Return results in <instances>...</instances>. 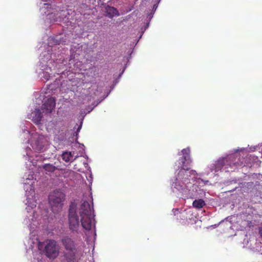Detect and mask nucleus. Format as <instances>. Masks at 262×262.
I'll return each instance as SVG.
<instances>
[{
  "instance_id": "obj_1",
  "label": "nucleus",
  "mask_w": 262,
  "mask_h": 262,
  "mask_svg": "<svg viewBox=\"0 0 262 262\" xmlns=\"http://www.w3.org/2000/svg\"><path fill=\"white\" fill-rule=\"evenodd\" d=\"M60 242L63 249L64 260L66 262H75L79 256L76 240L69 235H64L60 238Z\"/></svg>"
},
{
  "instance_id": "obj_2",
  "label": "nucleus",
  "mask_w": 262,
  "mask_h": 262,
  "mask_svg": "<svg viewBox=\"0 0 262 262\" xmlns=\"http://www.w3.org/2000/svg\"><path fill=\"white\" fill-rule=\"evenodd\" d=\"M80 223L83 229L90 230L94 221L93 202L84 201L79 208Z\"/></svg>"
},
{
  "instance_id": "obj_3",
  "label": "nucleus",
  "mask_w": 262,
  "mask_h": 262,
  "mask_svg": "<svg viewBox=\"0 0 262 262\" xmlns=\"http://www.w3.org/2000/svg\"><path fill=\"white\" fill-rule=\"evenodd\" d=\"M66 197L65 194L60 189H56L51 192L48 195V201H49L51 210L54 213H58L61 210Z\"/></svg>"
},
{
  "instance_id": "obj_4",
  "label": "nucleus",
  "mask_w": 262,
  "mask_h": 262,
  "mask_svg": "<svg viewBox=\"0 0 262 262\" xmlns=\"http://www.w3.org/2000/svg\"><path fill=\"white\" fill-rule=\"evenodd\" d=\"M68 222L70 231L77 232L80 226V221L77 212V204L75 202H71L70 204Z\"/></svg>"
},
{
  "instance_id": "obj_5",
  "label": "nucleus",
  "mask_w": 262,
  "mask_h": 262,
  "mask_svg": "<svg viewBox=\"0 0 262 262\" xmlns=\"http://www.w3.org/2000/svg\"><path fill=\"white\" fill-rule=\"evenodd\" d=\"M44 252L47 257L51 259H55L59 254V247L57 242L50 239L48 241L46 246H45Z\"/></svg>"
},
{
  "instance_id": "obj_6",
  "label": "nucleus",
  "mask_w": 262,
  "mask_h": 262,
  "mask_svg": "<svg viewBox=\"0 0 262 262\" xmlns=\"http://www.w3.org/2000/svg\"><path fill=\"white\" fill-rule=\"evenodd\" d=\"M180 160L182 163V168L181 170L179 171L178 177H180V176L184 174V173L188 171L190 169V167L188 166H190L192 163L190 156H183V157L181 158Z\"/></svg>"
},
{
  "instance_id": "obj_7",
  "label": "nucleus",
  "mask_w": 262,
  "mask_h": 262,
  "mask_svg": "<svg viewBox=\"0 0 262 262\" xmlns=\"http://www.w3.org/2000/svg\"><path fill=\"white\" fill-rule=\"evenodd\" d=\"M56 105V100L53 97H50L41 105V110L45 114H50Z\"/></svg>"
},
{
  "instance_id": "obj_8",
  "label": "nucleus",
  "mask_w": 262,
  "mask_h": 262,
  "mask_svg": "<svg viewBox=\"0 0 262 262\" xmlns=\"http://www.w3.org/2000/svg\"><path fill=\"white\" fill-rule=\"evenodd\" d=\"M105 10L106 16L110 18H113L114 17L119 16V11L116 8H114L113 7L107 5L105 7Z\"/></svg>"
},
{
  "instance_id": "obj_9",
  "label": "nucleus",
  "mask_w": 262,
  "mask_h": 262,
  "mask_svg": "<svg viewBox=\"0 0 262 262\" xmlns=\"http://www.w3.org/2000/svg\"><path fill=\"white\" fill-rule=\"evenodd\" d=\"M42 118L41 111L38 108L35 109L33 116V121L36 124L40 123Z\"/></svg>"
},
{
  "instance_id": "obj_10",
  "label": "nucleus",
  "mask_w": 262,
  "mask_h": 262,
  "mask_svg": "<svg viewBox=\"0 0 262 262\" xmlns=\"http://www.w3.org/2000/svg\"><path fill=\"white\" fill-rule=\"evenodd\" d=\"M205 205V203L203 199H202L195 200L193 202V207L198 209L203 208Z\"/></svg>"
},
{
  "instance_id": "obj_11",
  "label": "nucleus",
  "mask_w": 262,
  "mask_h": 262,
  "mask_svg": "<svg viewBox=\"0 0 262 262\" xmlns=\"http://www.w3.org/2000/svg\"><path fill=\"white\" fill-rule=\"evenodd\" d=\"M66 136V129L64 127L62 128L61 130L58 131L57 133H55V138L58 140L63 141Z\"/></svg>"
},
{
  "instance_id": "obj_12",
  "label": "nucleus",
  "mask_w": 262,
  "mask_h": 262,
  "mask_svg": "<svg viewBox=\"0 0 262 262\" xmlns=\"http://www.w3.org/2000/svg\"><path fill=\"white\" fill-rule=\"evenodd\" d=\"M45 171L47 172H53L55 170L57 169V168L55 166H54L51 164H45L42 166Z\"/></svg>"
},
{
  "instance_id": "obj_13",
  "label": "nucleus",
  "mask_w": 262,
  "mask_h": 262,
  "mask_svg": "<svg viewBox=\"0 0 262 262\" xmlns=\"http://www.w3.org/2000/svg\"><path fill=\"white\" fill-rule=\"evenodd\" d=\"M62 159L66 162H69L71 160V158H72V155L71 152L66 151L62 154Z\"/></svg>"
},
{
  "instance_id": "obj_14",
  "label": "nucleus",
  "mask_w": 262,
  "mask_h": 262,
  "mask_svg": "<svg viewBox=\"0 0 262 262\" xmlns=\"http://www.w3.org/2000/svg\"><path fill=\"white\" fill-rule=\"evenodd\" d=\"M181 152L183 156H190V149L189 147L182 150Z\"/></svg>"
},
{
  "instance_id": "obj_15",
  "label": "nucleus",
  "mask_w": 262,
  "mask_h": 262,
  "mask_svg": "<svg viewBox=\"0 0 262 262\" xmlns=\"http://www.w3.org/2000/svg\"><path fill=\"white\" fill-rule=\"evenodd\" d=\"M259 234L260 235V237L262 238V227H259Z\"/></svg>"
},
{
  "instance_id": "obj_16",
  "label": "nucleus",
  "mask_w": 262,
  "mask_h": 262,
  "mask_svg": "<svg viewBox=\"0 0 262 262\" xmlns=\"http://www.w3.org/2000/svg\"><path fill=\"white\" fill-rule=\"evenodd\" d=\"M189 173H190V174H194V175H195L196 174V172L195 170H192L191 171H189Z\"/></svg>"
},
{
  "instance_id": "obj_17",
  "label": "nucleus",
  "mask_w": 262,
  "mask_h": 262,
  "mask_svg": "<svg viewBox=\"0 0 262 262\" xmlns=\"http://www.w3.org/2000/svg\"><path fill=\"white\" fill-rule=\"evenodd\" d=\"M81 129V125H80L77 128V132H79V130H80Z\"/></svg>"
}]
</instances>
